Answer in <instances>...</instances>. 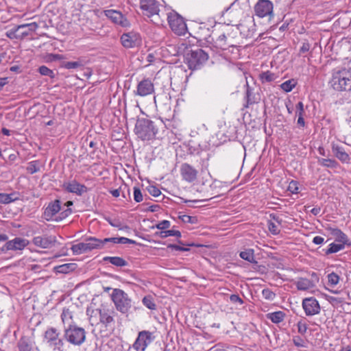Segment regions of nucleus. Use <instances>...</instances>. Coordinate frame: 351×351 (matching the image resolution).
<instances>
[{"label": "nucleus", "mask_w": 351, "mask_h": 351, "mask_svg": "<svg viewBox=\"0 0 351 351\" xmlns=\"http://www.w3.org/2000/svg\"><path fill=\"white\" fill-rule=\"evenodd\" d=\"M332 152L335 157L343 163H348L350 160V156L346 153L342 147L333 145L332 147Z\"/></svg>", "instance_id": "nucleus-23"}, {"label": "nucleus", "mask_w": 351, "mask_h": 351, "mask_svg": "<svg viewBox=\"0 0 351 351\" xmlns=\"http://www.w3.org/2000/svg\"><path fill=\"white\" fill-rule=\"evenodd\" d=\"M179 218L184 223H189L191 224H194L197 222V219L195 217H191L187 215H183L179 217Z\"/></svg>", "instance_id": "nucleus-51"}, {"label": "nucleus", "mask_w": 351, "mask_h": 351, "mask_svg": "<svg viewBox=\"0 0 351 351\" xmlns=\"http://www.w3.org/2000/svg\"><path fill=\"white\" fill-rule=\"evenodd\" d=\"M86 332L75 324H70L64 329V338L69 343L80 346L86 340Z\"/></svg>", "instance_id": "nucleus-3"}, {"label": "nucleus", "mask_w": 351, "mask_h": 351, "mask_svg": "<svg viewBox=\"0 0 351 351\" xmlns=\"http://www.w3.org/2000/svg\"><path fill=\"white\" fill-rule=\"evenodd\" d=\"M293 343L295 346L298 348H304L305 347L304 340L300 336H294L292 339Z\"/></svg>", "instance_id": "nucleus-50"}, {"label": "nucleus", "mask_w": 351, "mask_h": 351, "mask_svg": "<svg viewBox=\"0 0 351 351\" xmlns=\"http://www.w3.org/2000/svg\"><path fill=\"white\" fill-rule=\"evenodd\" d=\"M19 199V193L14 192L10 194L0 193V203L3 204H8Z\"/></svg>", "instance_id": "nucleus-27"}, {"label": "nucleus", "mask_w": 351, "mask_h": 351, "mask_svg": "<svg viewBox=\"0 0 351 351\" xmlns=\"http://www.w3.org/2000/svg\"><path fill=\"white\" fill-rule=\"evenodd\" d=\"M180 171L182 179L188 182H193L197 179V170L188 163H183Z\"/></svg>", "instance_id": "nucleus-18"}, {"label": "nucleus", "mask_w": 351, "mask_h": 351, "mask_svg": "<svg viewBox=\"0 0 351 351\" xmlns=\"http://www.w3.org/2000/svg\"><path fill=\"white\" fill-rule=\"evenodd\" d=\"M247 90H246V105H245V107L247 108L250 105H252L255 103H257L259 100V98H257L255 95V94L253 92V89L250 87L248 84H246Z\"/></svg>", "instance_id": "nucleus-32"}, {"label": "nucleus", "mask_w": 351, "mask_h": 351, "mask_svg": "<svg viewBox=\"0 0 351 351\" xmlns=\"http://www.w3.org/2000/svg\"><path fill=\"white\" fill-rule=\"evenodd\" d=\"M328 284L332 286L335 287L337 285L339 282V276L335 272H332L328 275Z\"/></svg>", "instance_id": "nucleus-45"}, {"label": "nucleus", "mask_w": 351, "mask_h": 351, "mask_svg": "<svg viewBox=\"0 0 351 351\" xmlns=\"http://www.w3.org/2000/svg\"><path fill=\"white\" fill-rule=\"evenodd\" d=\"M298 332L301 335H304L308 329L307 324L303 321L300 320L297 324Z\"/></svg>", "instance_id": "nucleus-52"}, {"label": "nucleus", "mask_w": 351, "mask_h": 351, "mask_svg": "<svg viewBox=\"0 0 351 351\" xmlns=\"http://www.w3.org/2000/svg\"><path fill=\"white\" fill-rule=\"evenodd\" d=\"M71 249L73 252V254L75 255H80L88 252L85 241L73 245Z\"/></svg>", "instance_id": "nucleus-35"}, {"label": "nucleus", "mask_w": 351, "mask_h": 351, "mask_svg": "<svg viewBox=\"0 0 351 351\" xmlns=\"http://www.w3.org/2000/svg\"><path fill=\"white\" fill-rule=\"evenodd\" d=\"M288 190L291 192L292 193L297 194L299 193V188H298V182L294 180H292L289 182V184L288 186Z\"/></svg>", "instance_id": "nucleus-54"}, {"label": "nucleus", "mask_w": 351, "mask_h": 351, "mask_svg": "<svg viewBox=\"0 0 351 351\" xmlns=\"http://www.w3.org/2000/svg\"><path fill=\"white\" fill-rule=\"evenodd\" d=\"M239 256L242 259L251 263H257L254 258V251L253 249H247L245 251L241 252Z\"/></svg>", "instance_id": "nucleus-34"}, {"label": "nucleus", "mask_w": 351, "mask_h": 351, "mask_svg": "<svg viewBox=\"0 0 351 351\" xmlns=\"http://www.w3.org/2000/svg\"><path fill=\"white\" fill-rule=\"evenodd\" d=\"M296 113L298 114V115H303L304 114V105H303V103L302 101H300L298 103V104L296 105Z\"/></svg>", "instance_id": "nucleus-61"}, {"label": "nucleus", "mask_w": 351, "mask_h": 351, "mask_svg": "<svg viewBox=\"0 0 351 351\" xmlns=\"http://www.w3.org/2000/svg\"><path fill=\"white\" fill-rule=\"evenodd\" d=\"M261 78L263 82H270L276 79L274 73L266 71L261 74Z\"/></svg>", "instance_id": "nucleus-47"}, {"label": "nucleus", "mask_w": 351, "mask_h": 351, "mask_svg": "<svg viewBox=\"0 0 351 351\" xmlns=\"http://www.w3.org/2000/svg\"><path fill=\"white\" fill-rule=\"evenodd\" d=\"M296 84L297 82H295V80L294 79H291L283 82L280 85V87L283 90L288 93L291 91Z\"/></svg>", "instance_id": "nucleus-42"}, {"label": "nucleus", "mask_w": 351, "mask_h": 351, "mask_svg": "<svg viewBox=\"0 0 351 351\" xmlns=\"http://www.w3.org/2000/svg\"><path fill=\"white\" fill-rule=\"evenodd\" d=\"M143 304L150 310H155L156 305L154 302V300L152 295H146L143 298Z\"/></svg>", "instance_id": "nucleus-41"}, {"label": "nucleus", "mask_w": 351, "mask_h": 351, "mask_svg": "<svg viewBox=\"0 0 351 351\" xmlns=\"http://www.w3.org/2000/svg\"><path fill=\"white\" fill-rule=\"evenodd\" d=\"M19 351H38L34 343L27 337L23 336L17 342Z\"/></svg>", "instance_id": "nucleus-20"}, {"label": "nucleus", "mask_w": 351, "mask_h": 351, "mask_svg": "<svg viewBox=\"0 0 351 351\" xmlns=\"http://www.w3.org/2000/svg\"><path fill=\"white\" fill-rule=\"evenodd\" d=\"M262 295L265 300L270 301L274 300L276 296V293L268 288L262 290Z\"/></svg>", "instance_id": "nucleus-46"}, {"label": "nucleus", "mask_w": 351, "mask_h": 351, "mask_svg": "<svg viewBox=\"0 0 351 351\" xmlns=\"http://www.w3.org/2000/svg\"><path fill=\"white\" fill-rule=\"evenodd\" d=\"M134 199L136 202H141L143 199L141 191L138 186L134 187Z\"/></svg>", "instance_id": "nucleus-49"}, {"label": "nucleus", "mask_w": 351, "mask_h": 351, "mask_svg": "<svg viewBox=\"0 0 351 351\" xmlns=\"http://www.w3.org/2000/svg\"><path fill=\"white\" fill-rule=\"evenodd\" d=\"M167 21L171 30L178 35H184L187 27L184 19L173 11L167 14Z\"/></svg>", "instance_id": "nucleus-7"}, {"label": "nucleus", "mask_w": 351, "mask_h": 351, "mask_svg": "<svg viewBox=\"0 0 351 351\" xmlns=\"http://www.w3.org/2000/svg\"><path fill=\"white\" fill-rule=\"evenodd\" d=\"M116 309L123 314L128 313L132 306V300L128 293L120 289H114L111 294Z\"/></svg>", "instance_id": "nucleus-4"}, {"label": "nucleus", "mask_w": 351, "mask_h": 351, "mask_svg": "<svg viewBox=\"0 0 351 351\" xmlns=\"http://www.w3.org/2000/svg\"><path fill=\"white\" fill-rule=\"evenodd\" d=\"M61 209V202L59 199H56L50 202L44 212L45 219L49 221L55 216Z\"/></svg>", "instance_id": "nucleus-19"}, {"label": "nucleus", "mask_w": 351, "mask_h": 351, "mask_svg": "<svg viewBox=\"0 0 351 351\" xmlns=\"http://www.w3.org/2000/svg\"><path fill=\"white\" fill-rule=\"evenodd\" d=\"M104 15L112 23L121 27H129L130 23L126 17L119 11L115 10H107L104 11Z\"/></svg>", "instance_id": "nucleus-13"}, {"label": "nucleus", "mask_w": 351, "mask_h": 351, "mask_svg": "<svg viewBox=\"0 0 351 351\" xmlns=\"http://www.w3.org/2000/svg\"><path fill=\"white\" fill-rule=\"evenodd\" d=\"M61 319L64 328L70 324H74L72 313L69 309H64L61 314Z\"/></svg>", "instance_id": "nucleus-36"}, {"label": "nucleus", "mask_w": 351, "mask_h": 351, "mask_svg": "<svg viewBox=\"0 0 351 351\" xmlns=\"http://www.w3.org/2000/svg\"><path fill=\"white\" fill-rule=\"evenodd\" d=\"M77 267L75 263H65L63 265L56 266L53 270L56 273L68 274L70 271H74Z\"/></svg>", "instance_id": "nucleus-29"}, {"label": "nucleus", "mask_w": 351, "mask_h": 351, "mask_svg": "<svg viewBox=\"0 0 351 351\" xmlns=\"http://www.w3.org/2000/svg\"><path fill=\"white\" fill-rule=\"evenodd\" d=\"M84 62L82 60H78L73 62H66L63 64V67L66 69H73L84 66Z\"/></svg>", "instance_id": "nucleus-40"}, {"label": "nucleus", "mask_w": 351, "mask_h": 351, "mask_svg": "<svg viewBox=\"0 0 351 351\" xmlns=\"http://www.w3.org/2000/svg\"><path fill=\"white\" fill-rule=\"evenodd\" d=\"M121 42L125 48H134L141 45L142 40L138 33L132 31L123 34L121 36Z\"/></svg>", "instance_id": "nucleus-10"}, {"label": "nucleus", "mask_w": 351, "mask_h": 351, "mask_svg": "<svg viewBox=\"0 0 351 351\" xmlns=\"http://www.w3.org/2000/svg\"><path fill=\"white\" fill-rule=\"evenodd\" d=\"M103 261L109 262L117 267H125L128 265L125 260L119 256H105L103 258Z\"/></svg>", "instance_id": "nucleus-28"}, {"label": "nucleus", "mask_w": 351, "mask_h": 351, "mask_svg": "<svg viewBox=\"0 0 351 351\" xmlns=\"http://www.w3.org/2000/svg\"><path fill=\"white\" fill-rule=\"evenodd\" d=\"M147 189L149 193L154 197H158L161 194L160 189L156 186H149Z\"/></svg>", "instance_id": "nucleus-55"}, {"label": "nucleus", "mask_w": 351, "mask_h": 351, "mask_svg": "<svg viewBox=\"0 0 351 351\" xmlns=\"http://www.w3.org/2000/svg\"><path fill=\"white\" fill-rule=\"evenodd\" d=\"M120 243H122V244H127V243H130V244H136V242L132 239H128V238H126V237H120Z\"/></svg>", "instance_id": "nucleus-62"}, {"label": "nucleus", "mask_w": 351, "mask_h": 351, "mask_svg": "<svg viewBox=\"0 0 351 351\" xmlns=\"http://www.w3.org/2000/svg\"><path fill=\"white\" fill-rule=\"evenodd\" d=\"M330 233L336 237V241L346 244L348 246L351 245L347 235L339 228H330Z\"/></svg>", "instance_id": "nucleus-26"}, {"label": "nucleus", "mask_w": 351, "mask_h": 351, "mask_svg": "<svg viewBox=\"0 0 351 351\" xmlns=\"http://www.w3.org/2000/svg\"><path fill=\"white\" fill-rule=\"evenodd\" d=\"M38 71L40 75L49 77L51 79H53L56 77V74L53 71L45 65L40 66Z\"/></svg>", "instance_id": "nucleus-43"}, {"label": "nucleus", "mask_w": 351, "mask_h": 351, "mask_svg": "<svg viewBox=\"0 0 351 351\" xmlns=\"http://www.w3.org/2000/svg\"><path fill=\"white\" fill-rule=\"evenodd\" d=\"M302 308L306 316H313L320 313L321 308L318 301L313 297L302 300Z\"/></svg>", "instance_id": "nucleus-12"}, {"label": "nucleus", "mask_w": 351, "mask_h": 351, "mask_svg": "<svg viewBox=\"0 0 351 351\" xmlns=\"http://www.w3.org/2000/svg\"><path fill=\"white\" fill-rule=\"evenodd\" d=\"M268 229L274 235H276L280 232V230L278 229V226L271 221H269L268 223Z\"/></svg>", "instance_id": "nucleus-56"}, {"label": "nucleus", "mask_w": 351, "mask_h": 351, "mask_svg": "<svg viewBox=\"0 0 351 351\" xmlns=\"http://www.w3.org/2000/svg\"><path fill=\"white\" fill-rule=\"evenodd\" d=\"M27 26H29L31 29H34L36 27V23H25L19 25L14 27L6 32V36L10 39H19L20 38L19 31L20 29H25Z\"/></svg>", "instance_id": "nucleus-21"}, {"label": "nucleus", "mask_w": 351, "mask_h": 351, "mask_svg": "<svg viewBox=\"0 0 351 351\" xmlns=\"http://www.w3.org/2000/svg\"><path fill=\"white\" fill-rule=\"evenodd\" d=\"M62 188L67 192L75 193L79 196L82 195L88 191V188L84 184L79 183L75 180L68 182H64Z\"/></svg>", "instance_id": "nucleus-17"}, {"label": "nucleus", "mask_w": 351, "mask_h": 351, "mask_svg": "<svg viewBox=\"0 0 351 351\" xmlns=\"http://www.w3.org/2000/svg\"><path fill=\"white\" fill-rule=\"evenodd\" d=\"M85 242L88 252H90L93 250H99L103 248L101 239H97L96 237H88L86 238Z\"/></svg>", "instance_id": "nucleus-24"}, {"label": "nucleus", "mask_w": 351, "mask_h": 351, "mask_svg": "<svg viewBox=\"0 0 351 351\" xmlns=\"http://www.w3.org/2000/svg\"><path fill=\"white\" fill-rule=\"evenodd\" d=\"M158 131V125L154 121L138 118L134 128V133L142 141H150L155 138Z\"/></svg>", "instance_id": "nucleus-1"}, {"label": "nucleus", "mask_w": 351, "mask_h": 351, "mask_svg": "<svg viewBox=\"0 0 351 351\" xmlns=\"http://www.w3.org/2000/svg\"><path fill=\"white\" fill-rule=\"evenodd\" d=\"M29 243V241L21 237H16L11 241H7V248L11 250H22Z\"/></svg>", "instance_id": "nucleus-22"}, {"label": "nucleus", "mask_w": 351, "mask_h": 351, "mask_svg": "<svg viewBox=\"0 0 351 351\" xmlns=\"http://www.w3.org/2000/svg\"><path fill=\"white\" fill-rule=\"evenodd\" d=\"M324 241V239L320 236H316L313 239V243L316 245H320L323 243Z\"/></svg>", "instance_id": "nucleus-64"}, {"label": "nucleus", "mask_w": 351, "mask_h": 351, "mask_svg": "<svg viewBox=\"0 0 351 351\" xmlns=\"http://www.w3.org/2000/svg\"><path fill=\"white\" fill-rule=\"evenodd\" d=\"M160 4L156 0H141L140 8L143 14L150 18L155 15H159Z\"/></svg>", "instance_id": "nucleus-11"}, {"label": "nucleus", "mask_w": 351, "mask_h": 351, "mask_svg": "<svg viewBox=\"0 0 351 351\" xmlns=\"http://www.w3.org/2000/svg\"><path fill=\"white\" fill-rule=\"evenodd\" d=\"M154 337L153 334L148 330L140 331L137 338L132 346L135 351H145L147 346L154 341ZM130 347L129 349H130Z\"/></svg>", "instance_id": "nucleus-9"}, {"label": "nucleus", "mask_w": 351, "mask_h": 351, "mask_svg": "<svg viewBox=\"0 0 351 351\" xmlns=\"http://www.w3.org/2000/svg\"><path fill=\"white\" fill-rule=\"evenodd\" d=\"M295 285L300 291H306L315 287V283L312 280L305 278H299Z\"/></svg>", "instance_id": "nucleus-25"}, {"label": "nucleus", "mask_w": 351, "mask_h": 351, "mask_svg": "<svg viewBox=\"0 0 351 351\" xmlns=\"http://www.w3.org/2000/svg\"><path fill=\"white\" fill-rule=\"evenodd\" d=\"M154 93V85L149 78H145L137 84L136 90L134 91L136 95L145 97Z\"/></svg>", "instance_id": "nucleus-14"}, {"label": "nucleus", "mask_w": 351, "mask_h": 351, "mask_svg": "<svg viewBox=\"0 0 351 351\" xmlns=\"http://www.w3.org/2000/svg\"><path fill=\"white\" fill-rule=\"evenodd\" d=\"M155 235L160 237L162 239L167 238L168 237H176L178 238L181 237V232L179 230H167L163 231L157 232Z\"/></svg>", "instance_id": "nucleus-37"}, {"label": "nucleus", "mask_w": 351, "mask_h": 351, "mask_svg": "<svg viewBox=\"0 0 351 351\" xmlns=\"http://www.w3.org/2000/svg\"><path fill=\"white\" fill-rule=\"evenodd\" d=\"M40 162L38 160H33L27 164V170L31 173H35L40 171Z\"/></svg>", "instance_id": "nucleus-44"}, {"label": "nucleus", "mask_w": 351, "mask_h": 351, "mask_svg": "<svg viewBox=\"0 0 351 351\" xmlns=\"http://www.w3.org/2000/svg\"><path fill=\"white\" fill-rule=\"evenodd\" d=\"M266 317L274 324H279L284 320L285 317V313L281 311H276L267 313L266 315Z\"/></svg>", "instance_id": "nucleus-33"}, {"label": "nucleus", "mask_w": 351, "mask_h": 351, "mask_svg": "<svg viewBox=\"0 0 351 351\" xmlns=\"http://www.w3.org/2000/svg\"><path fill=\"white\" fill-rule=\"evenodd\" d=\"M226 40L227 38L224 34L220 35L216 40L217 47L221 50H226L229 47L232 46V45L228 44Z\"/></svg>", "instance_id": "nucleus-38"}, {"label": "nucleus", "mask_w": 351, "mask_h": 351, "mask_svg": "<svg viewBox=\"0 0 351 351\" xmlns=\"http://www.w3.org/2000/svg\"><path fill=\"white\" fill-rule=\"evenodd\" d=\"M120 237H111V238H105L101 239L102 245L108 243H112L113 244L120 243Z\"/></svg>", "instance_id": "nucleus-57"}, {"label": "nucleus", "mask_w": 351, "mask_h": 351, "mask_svg": "<svg viewBox=\"0 0 351 351\" xmlns=\"http://www.w3.org/2000/svg\"><path fill=\"white\" fill-rule=\"evenodd\" d=\"M120 189L121 190L122 196L124 198H127V197L130 196V190L127 185H124L123 187L121 186Z\"/></svg>", "instance_id": "nucleus-60"}, {"label": "nucleus", "mask_w": 351, "mask_h": 351, "mask_svg": "<svg viewBox=\"0 0 351 351\" xmlns=\"http://www.w3.org/2000/svg\"><path fill=\"white\" fill-rule=\"evenodd\" d=\"M95 313V314L99 313V321L101 324L105 325L106 327H108L114 323L113 317L114 311L113 308L102 305L100 308L95 310L90 311L89 308H87L86 310L87 315H90V317H92L93 314Z\"/></svg>", "instance_id": "nucleus-8"}, {"label": "nucleus", "mask_w": 351, "mask_h": 351, "mask_svg": "<svg viewBox=\"0 0 351 351\" xmlns=\"http://www.w3.org/2000/svg\"><path fill=\"white\" fill-rule=\"evenodd\" d=\"M38 27V25L36 23V27L34 29H31L29 26H27L25 29H20L19 36L20 39H23L25 37L29 36L32 32H35Z\"/></svg>", "instance_id": "nucleus-48"}, {"label": "nucleus", "mask_w": 351, "mask_h": 351, "mask_svg": "<svg viewBox=\"0 0 351 351\" xmlns=\"http://www.w3.org/2000/svg\"><path fill=\"white\" fill-rule=\"evenodd\" d=\"M310 49V45L308 43H304L300 49V53H306Z\"/></svg>", "instance_id": "nucleus-63"}, {"label": "nucleus", "mask_w": 351, "mask_h": 351, "mask_svg": "<svg viewBox=\"0 0 351 351\" xmlns=\"http://www.w3.org/2000/svg\"><path fill=\"white\" fill-rule=\"evenodd\" d=\"M72 213V210L70 208H67L60 213L59 219H56V221L62 220L67 217Z\"/></svg>", "instance_id": "nucleus-58"}, {"label": "nucleus", "mask_w": 351, "mask_h": 351, "mask_svg": "<svg viewBox=\"0 0 351 351\" xmlns=\"http://www.w3.org/2000/svg\"><path fill=\"white\" fill-rule=\"evenodd\" d=\"M317 162L322 167L330 169H337L339 167L338 162L331 158H317Z\"/></svg>", "instance_id": "nucleus-31"}, {"label": "nucleus", "mask_w": 351, "mask_h": 351, "mask_svg": "<svg viewBox=\"0 0 351 351\" xmlns=\"http://www.w3.org/2000/svg\"><path fill=\"white\" fill-rule=\"evenodd\" d=\"M254 11L260 18L269 16L273 12V3L269 0H259L254 6Z\"/></svg>", "instance_id": "nucleus-15"}, {"label": "nucleus", "mask_w": 351, "mask_h": 351, "mask_svg": "<svg viewBox=\"0 0 351 351\" xmlns=\"http://www.w3.org/2000/svg\"><path fill=\"white\" fill-rule=\"evenodd\" d=\"M178 243L179 245L176 244H169L167 245V248L175 250L177 251H181V252H188L189 251V248L186 247L187 246H198L197 245H195L194 243H184L181 240H178Z\"/></svg>", "instance_id": "nucleus-30"}, {"label": "nucleus", "mask_w": 351, "mask_h": 351, "mask_svg": "<svg viewBox=\"0 0 351 351\" xmlns=\"http://www.w3.org/2000/svg\"><path fill=\"white\" fill-rule=\"evenodd\" d=\"M230 300L232 302V303H239L240 304H243V300L239 296V295H237V294H232L230 296Z\"/></svg>", "instance_id": "nucleus-59"}, {"label": "nucleus", "mask_w": 351, "mask_h": 351, "mask_svg": "<svg viewBox=\"0 0 351 351\" xmlns=\"http://www.w3.org/2000/svg\"><path fill=\"white\" fill-rule=\"evenodd\" d=\"M330 84L337 91L351 90V69L334 70Z\"/></svg>", "instance_id": "nucleus-2"}, {"label": "nucleus", "mask_w": 351, "mask_h": 351, "mask_svg": "<svg viewBox=\"0 0 351 351\" xmlns=\"http://www.w3.org/2000/svg\"><path fill=\"white\" fill-rule=\"evenodd\" d=\"M32 243L37 247L47 249L55 245L56 243V237L53 235H43L34 237Z\"/></svg>", "instance_id": "nucleus-16"}, {"label": "nucleus", "mask_w": 351, "mask_h": 351, "mask_svg": "<svg viewBox=\"0 0 351 351\" xmlns=\"http://www.w3.org/2000/svg\"><path fill=\"white\" fill-rule=\"evenodd\" d=\"M171 223L168 220H162L156 225V228L161 231L167 230V228H170Z\"/></svg>", "instance_id": "nucleus-53"}, {"label": "nucleus", "mask_w": 351, "mask_h": 351, "mask_svg": "<svg viewBox=\"0 0 351 351\" xmlns=\"http://www.w3.org/2000/svg\"><path fill=\"white\" fill-rule=\"evenodd\" d=\"M208 59L207 52L202 49L191 50L185 56L186 62L191 70L198 69Z\"/></svg>", "instance_id": "nucleus-5"}, {"label": "nucleus", "mask_w": 351, "mask_h": 351, "mask_svg": "<svg viewBox=\"0 0 351 351\" xmlns=\"http://www.w3.org/2000/svg\"><path fill=\"white\" fill-rule=\"evenodd\" d=\"M43 342L53 350H60L64 346L63 339L60 337V332L53 327L47 328L45 332Z\"/></svg>", "instance_id": "nucleus-6"}, {"label": "nucleus", "mask_w": 351, "mask_h": 351, "mask_svg": "<svg viewBox=\"0 0 351 351\" xmlns=\"http://www.w3.org/2000/svg\"><path fill=\"white\" fill-rule=\"evenodd\" d=\"M346 244L343 243H339L336 244L335 243H332L329 245L328 248L325 251V254L326 255L333 254L338 252L340 250H342L344 249Z\"/></svg>", "instance_id": "nucleus-39"}]
</instances>
